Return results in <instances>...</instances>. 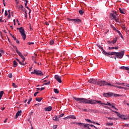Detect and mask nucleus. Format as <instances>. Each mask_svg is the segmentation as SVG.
<instances>
[{
    "label": "nucleus",
    "instance_id": "obj_1",
    "mask_svg": "<svg viewBox=\"0 0 129 129\" xmlns=\"http://www.w3.org/2000/svg\"><path fill=\"white\" fill-rule=\"evenodd\" d=\"M73 98L76 100V101H79V103H83L84 104H96L100 103V104H103V103H101V101H98L93 99H87L84 98H76L74 97Z\"/></svg>",
    "mask_w": 129,
    "mask_h": 129
},
{
    "label": "nucleus",
    "instance_id": "obj_2",
    "mask_svg": "<svg viewBox=\"0 0 129 129\" xmlns=\"http://www.w3.org/2000/svg\"><path fill=\"white\" fill-rule=\"evenodd\" d=\"M109 17L111 20H114L116 23H120V20H119V18L117 16L116 12L110 14Z\"/></svg>",
    "mask_w": 129,
    "mask_h": 129
},
{
    "label": "nucleus",
    "instance_id": "obj_3",
    "mask_svg": "<svg viewBox=\"0 0 129 129\" xmlns=\"http://www.w3.org/2000/svg\"><path fill=\"white\" fill-rule=\"evenodd\" d=\"M115 55V56L118 58V59H121L123 55H124V51H122L121 52H109V55Z\"/></svg>",
    "mask_w": 129,
    "mask_h": 129
},
{
    "label": "nucleus",
    "instance_id": "obj_4",
    "mask_svg": "<svg viewBox=\"0 0 129 129\" xmlns=\"http://www.w3.org/2000/svg\"><path fill=\"white\" fill-rule=\"evenodd\" d=\"M97 85H98L99 86H104L105 85L113 86V85H111L110 83H107L105 81H102V80H97Z\"/></svg>",
    "mask_w": 129,
    "mask_h": 129
},
{
    "label": "nucleus",
    "instance_id": "obj_5",
    "mask_svg": "<svg viewBox=\"0 0 129 129\" xmlns=\"http://www.w3.org/2000/svg\"><path fill=\"white\" fill-rule=\"evenodd\" d=\"M17 30H19V32L23 40H26V31H25L24 28L20 27V28H17Z\"/></svg>",
    "mask_w": 129,
    "mask_h": 129
},
{
    "label": "nucleus",
    "instance_id": "obj_6",
    "mask_svg": "<svg viewBox=\"0 0 129 129\" xmlns=\"http://www.w3.org/2000/svg\"><path fill=\"white\" fill-rule=\"evenodd\" d=\"M31 74H35V75H37V76H43L44 75L42 71L38 70H34V72H31Z\"/></svg>",
    "mask_w": 129,
    "mask_h": 129
},
{
    "label": "nucleus",
    "instance_id": "obj_7",
    "mask_svg": "<svg viewBox=\"0 0 129 129\" xmlns=\"http://www.w3.org/2000/svg\"><path fill=\"white\" fill-rule=\"evenodd\" d=\"M68 21L69 22H73L74 24H79L80 23H81L82 21L80 19H70L68 18Z\"/></svg>",
    "mask_w": 129,
    "mask_h": 129
},
{
    "label": "nucleus",
    "instance_id": "obj_8",
    "mask_svg": "<svg viewBox=\"0 0 129 129\" xmlns=\"http://www.w3.org/2000/svg\"><path fill=\"white\" fill-rule=\"evenodd\" d=\"M103 96L104 97H111V96H113V93H105Z\"/></svg>",
    "mask_w": 129,
    "mask_h": 129
},
{
    "label": "nucleus",
    "instance_id": "obj_9",
    "mask_svg": "<svg viewBox=\"0 0 129 129\" xmlns=\"http://www.w3.org/2000/svg\"><path fill=\"white\" fill-rule=\"evenodd\" d=\"M15 50L17 54L19 55L20 57H21V58H22V59H24L25 58V56H24L23 54H22V53L19 51V49H18L17 47H16Z\"/></svg>",
    "mask_w": 129,
    "mask_h": 129
},
{
    "label": "nucleus",
    "instance_id": "obj_10",
    "mask_svg": "<svg viewBox=\"0 0 129 129\" xmlns=\"http://www.w3.org/2000/svg\"><path fill=\"white\" fill-rule=\"evenodd\" d=\"M88 82L91 83V84H97V80H95L94 79H90L88 80Z\"/></svg>",
    "mask_w": 129,
    "mask_h": 129
},
{
    "label": "nucleus",
    "instance_id": "obj_11",
    "mask_svg": "<svg viewBox=\"0 0 129 129\" xmlns=\"http://www.w3.org/2000/svg\"><path fill=\"white\" fill-rule=\"evenodd\" d=\"M54 78L56 81H57L59 83H62V80H61V77L58 75H55Z\"/></svg>",
    "mask_w": 129,
    "mask_h": 129
},
{
    "label": "nucleus",
    "instance_id": "obj_12",
    "mask_svg": "<svg viewBox=\"0 0 129 129\" xmlns=\"http://www.w3.org/2000/svg\"><path fill=\"white\" fill-rule=\"evenodd\" d=\"M70 118H72V119H76V117L75 115H70L63 118V119H70Z\"/></svg>",
    "mask_w": 129,
    "mask_h": 129
},
{
    "label": "nucleus",
    "instance_id": "obj_13",
    "mask_svg": "<svg viewBox=\"0 0 129 129\" xmlns=\"http://www.w3.org/2000/svg\"><path fill=\"white\" fill-rule=\"evenodd\" d=\"M75 124H78L79 126H83L84 128L86 127V125L85 123H81V122H74Z\"/></svg>",
    "mask_w": 129,
    "mask_h": 129
},
{
    "label": "nucleus",
    "instance_id": "obj_14",
    "mask_svg": "<svg viewBox=\"0 0 129 129\" xmlns=\"http://www.w3.org/2000/svg\"><path fill=\"white\" fill-rule=\"evenodd\" d=\"M21 113H22V111H18L16 114V118H18V117L21 116Z\"/></svg>",
    "mask_w": 129,
    "mask_h": 129
},
{
    "label": "nucleus",
    "instance_id": "obj_15",
    "mask_svg": "<svg viewBox=\"0 0 129 129\" xmlns=\"http://www.w3.org/2000/svg\"><path fill=\"white\" fill-rule=\"evenodd\" d=\"M45 111H51L52 110V107L51 106H48L47 107H46L45 108Z\"/></svg>",
    "mask_w": 129,
    "mask_h": 129
},
{
    "label": "nucleus",
    "instance_id": "obj_16",
    "mask_svg": "<svg viewBox=\"0 0 129 129\" xmlns=\"http://www.w3.org/2000/svg\"><path fill=\"white\" fill-rule=\"evenodd\" d=\"M119 69H122V70H129V68L124 66H122L119 68Z\"/></svg>",
    "mask_w": 129,
    "mask_h": 129
},
{
    "label": "nucleus",
    "instance_id": "obj_17",
    "mask_svg": "<svg viewBox=\"0 0 129 129\" xmlns=\"http://www.w3.org/2000/svg\"><path fill=\"white\" fill-rule=\"evenodd\" d=\"M114 87H116L117 88H119V89H124L125 90H126V88L121 86H113Z\"/></svg>",
    "mask_w": 129,
    "mask_h": 129
},
{
    "label": "nucleus",
    "instance_id": "obj_18",
    "mask_svg": "<svg viewBox=\"0 0 129 129\" xmlns=\"http://www.w3.org/2000/svg\"><path fill=\"white\" fill-rule=\"evenodd\" d=\"M107 118H108V119H110V120H117V118L114 117H106Z\"/></svg>",
    "mask_w": 129,
    "mask_h": 129
},
{
    "label": "nucleus",
    "instance_id": "obj_19",
    "mask_svg": "<svg viewBox=\"0 0 129 129\" xmlns=\"http://www.w3.org/2000/svg\"><path fill=\"white\" fill-rule=\"evenodd\" d=\"M53 120H55V121H59V117L58 116H55L53 117Z\"/></svg>",
    "mask_w": 129,
    "mask_h": 129
},
{
    "label": "nucleus",
    "instance_id": "obj_20",
    "mask_svg": "<svg viewBox=\"0 0 129 129\" xmlns=\"http://www.w3.org/2000/svg\"><path fill=\"white\" fill-rule=\"evenodd\" d=\"M116 41H117V37H115L112 41V44L114 45L116 43Z\"/></svg>",
    "mask_w": 129,
    "mask_h": 129
},
{
    "label": "nucleus",
    "instance_id": "obj_21",
    "mask_svg": "<svg viewBox=\"0 0 129 129\" xmlns=\"http://www.w3.org/2000/svg\"><path fill=\"white\" fill-rule=\"evenodd\" d=\"M119 10L121 14H125L124 12H125V11L124 10V9L119 8Z\"/></svg>",
    "mask_w": 129,
    "mask_h": 129
},
{
    "label": "nucleus",
    "instance_id": "obj_22",
    "mask_svg": "<svg viewBox=\"0 0 129 129\" xmlns=\"http://www.w3.org/2000/svg\"><path fill=\"white\" fill-rule=\"evenodd\" d=\"M103 54H104V55H105V56H109V52H107L104 50H103Z\"/></svg>",
    "mask_w": 129,
    "mask_h": 129
},
{
    "label": "nucleus",
    "instance_id": "obj_23",
    "mask_svg": "<svg viewBox=\"0 0 129 129\" xmlns=\"http://www.w3.org/2000/svg\"><path fill=\"white\" fill-rule=\"evenodd\" d=\"M42 99H43V98H36L35 100H36V101H38V102H41V101H42Z\"/></svg>",
    "mask_w": 129,
    "mask_h": 129
},
{
    "label": "nucleus",
    "instance_id": "obj_24",
    "mask_svg": "<svg viewBox=\"0 0 129 129\" xmlns=\"http://www.w3.org/2000/svg\"><path fill=\"white\" fill-rule=\"evenodd\" d=\"M18 66V62H17V61L14 60L13 61V67H17Z\"/></svg>",
    "mask_w": 129,
    "mask_h": 129
},
{
    "label": "nucleus",
    "instance_id": "obj_25",
    "mask_svg": "<svg viewBox=\"0 0 129 129\" xmlns=\"http://www.w3.org/2000/svg\"><path fill=\"white\" fill-rule=\"evenodd\" d=\"M3 95H4V91H1L0 92V99H2V97H3Z\"/></svg>",
    "mask_w": 129,
    "mask_h": 129
},
{
    "label": "nucleus",
    "instance_id": "obj_26",
    "mask_svg": "<svg viewBox=\"0 0 129 129\" xmlns=\"http://www.w3.org/2000/svg\"><path fill=\"white\" fill-rule=\"evenodd\" d=\"M24 12L25 13V17L26 18V20H27V15H28V13H27V10H26V9H24Z\"/></svg>",
    "mask_w": 129,
    "mask_h": 129
},
{
    "label": "nucleus",
    "instance_id": "obj_27",
    "mask_svg": "<svg viewBox=\"0 0 129 129\" xmlns=\"http://www.w3.org/2000/svg\"><path fill=\"white\" fill-rule=\"evenodd\" d=\"M19 64L20 65H22V66H25V65H26V64H27V62L24 63V62H22L21 61H19Z\"/></svg>",
    "mask_w": 129,
    "mask_h": 129
},
{
    "label": "nucleus",
    "instance_id": "obj_28",
    "mask_svg": "<svg viewBox=\"0 0 129 129\" xmlns=\"http://www.w3.org/2000/svg\"><path fill=\"white\" fill-rule=\"evenodd\" d=\"M102 104H104V105H109V106H111V104L110 103L107 102V103H103Z\"/></svg>",
    "mask_w": 129,
    "mask_h": 129
},
{
    "label": "nucleus",
    "instance_id": "obj_29",
    "mask_svg": "<svg viewBox=\"0 0 129 129\" xmlns=\"http://www.w3.org/2000/svg\"><path fill=\"white\" fill-rule=\"evenodd\" d=\"M79 13L80 15H83V14H84V11L83 10H79Z\"/></svg>",
    "mask_w": 129,
    "mask_h": 129
},
{
    "label": "nucleus",
    "instance_id": "obj_30",
    "mask_svg": "<svg viewBox=\"0 0 129 129\" xmlns=\"http://www.w3.org/2000/svg\"><path fill=\"white\" fill-rule=\"evenodd\" d=\"M12 86H13V87H14V88H17V87H18V86L17 85H16V84L15 83H12Z\"/></svg>",
    "mask_w": 129,
    "mask_h": 129
},
{
    "label": "nucleus",
    "instance_id": "obj_31",
    "mask_svg": "<svg viewBox=\"0 0 129 129\" xmlns=\"http://www.w3.org/2000/svg\"><path fill=\"white\" fill-rule=\"evenodd\" d=\"M111 28L114 31H116V28L114 27L112 25H110Z\"/></svg>",
    "mask_w": 129,
    "mask_h": 129
},
{
    "label": "nucleus",
    "instance_id": "obj_32",
    "mask_svg": "<svg viewBox=\"0 0 129 129\" xmlns=\"http://www.w3.org/2000/svg\"><path fill=\"white\" fill-rule=\"evenodd\" d=\"M54 92H55V93H59V90H58V89H54Z\"/></svg>",
    "mask_w": 129,
    "mask_h": 129
},
{
    "label": "nucleus",
    "instance_id": "obj_33",
    "mask_svg": "<svg viewBox=\"0 0 129 129\" xmlns=\"http://www.w3.org/2000/svg\"><path fill=\"white\" fill-rule=\"evenodd\" d=\"M113 96H114V97H117V96H118V97H119V96H120V95L117 94H114V93H113Z\"/></svg>",
    "mask_w": 129,
    "mask_h": 129
},
{
    "label": "nucleus",
    "instance_id": "obj_34",
    "mask_svg": "<svg viewBox=\"0 0 129 129\" xmlns=\"http://www.w3.org/2000/svg\"><path fill=\"white\" fill-rule=\"evenodd\" d=\"M86 127H85V128H86V129H90V128L89 127V124H86Z\"/></svg>",
    "mask_w": 129,
    "mask_h": 129
},
{
    "label": "nucleus",
    "instance_id": "obj_35",
    "mask_svg": "<svg viewBox=\"0 0 129 129\" xmlns=\"http://www.w3.org/2000/svg\"><path fill=\"white\" fill-rule=\"evenodd\" d=\"M58 118H60V117H62L63 116H64V113H62L60 115H59L58 116H57Z\"/></svg>",
    "mask_w": 129,
    "mask_h": 129
},
{
    "label": "nucleus",
    "instance_id": "obj_36",
    "mask_svg": "<svg viewBox=\"0 0 129 129\" xmlns=\"http://www.w3.org/2000/svg\"><path fill=\"white\" fill-rule=\"evenodd\" d=\"M8 77H9V78H12L13 77V74L12 73H10L8 75Z\"/></svg>",
    "mask_w": 129,
    "mask_h": 129
},
{
    "label": "nucleus",
    "instance_id": "obj_37",
    "mask_svg": "<svg viewBox=\"0 0 129 129\" xmlns=\"http://www.w3.org/2000/svg\"><path fill=\"white\" fill-rule=\"evenodd\" d=\"M108 44H109V45H110L111 46H113V45L112 44V42L111 41H107Z\"/></svg>",
    "mask_w": 129,
    "mask_h": 129
},
{
    "label": "nucleus",
    "instance_id": "obj_38",
    "mask_svg": "<svg viewBox=\"0 0 129 129\" xmlns=\"http://www.w3.org/2000/svg\"><path fill=\"white\" fill-rule=\"evenodd\" d=\"M50 83H51V82L49 81V82H48L47 83H45L44 84V85H50Z\"/></svg>",
    "mask_w": 129,
    "mask_h": 129
},
{
    "label": "nucleus",
    "instance_id": "obj_39",
    "mask_svg": "<svg viewBox=\"0 0 129 129\" xmlns=\"http://www.w3.org/2000/svg\"><path fill=\"white\" fill-rule=\"evenodd\" d=\"M107 125H113V123L108 122Z\"/></svg>",
    "mask_w": 129,
    "mask_h": 129
},
{
    "label": "nucleus",
    "instance_id": "obj_40",
    "mask_svg": "<svg viewBox=\"0 0 129 129\" xmlns=\"http://www.w3.org/2000/svg\"><path fill=\"white\" fill-rule=\"evenodd\" d=\"M85 120L86 121H88V122H92V121H91L90 119H85Z\"/></svg>",
    "mask_w": 129,
    "mask_h": 129
},
{
    "label": "nucleus",
    "instance_id": "obj_41",
    "mask_svg": "<svg viewBox=\"0 0 129 129\" xmlns=\"http://www.w3.org/2000/svg\"><path fill=\"white\" fill-rule=\"evenodd\" d=\"M82 110H83V111H84L85 112H87V111H88V110H87V109H83L82 108Z\"/></svg>",
    "mask_w": 129,
    "mask_h": 129
},
{
    "label": "nucleus",
    "instance_id": "obj_42",
    "mask_svg": "<svg viewBox=\"0 0 129 129\" xmlns=\"http://www.w3.org/2000/svg\"><path fill=\"white\" fill-rule=\"evenodd\" d=\"M54 44V41L51 40L50 41V45H53Z\"/></svg>",
    "mask_w": 129,
    "mask_h": 129
},
{
    "label": "nucleus",
    "instance_id": "obj_43",
    "mask_svg": "<svg viewBox=\"0 0 129 129\" xmlns=\"http://www.w3.org/2000/svg\"><path fill=\"white\" fill-rule=\"evenodd\" d=\"M28 45H34V42H29L28 43Z\"/></svg>",
    "mask_w": 129,
    "mask_h": 129
},
{
    "label": "nucleus",
    "instance_id": "obj_44",
    "mask_svg": "<svg viewBox=\"0 0 129 129\" xmlns=\"http://www.w3.org/2000/svg\"><path fill=\"white\" fill-rule=\"evenodd\" d=\"M5 16L7 17L8 16V11L6 10L5 13Z\"/></svg>",
    "mask_w": 129,
    "mask_h": 129
},
{
    "label": "nucleus",
    "instance_id": "obj_45",
    "mask_svg": "<svg viewBox=\"0 0 129 129\" xmlns=\"http://www.w3.org/2000/svg\"><path fill=\"white\" fill-rule=\"evenodd\" d=\"M38 93H39V92H36L34 94V96L36 97L37 96V94H38Z\"/></svg>",
    "mask_w": 129,
    "mask_h": 129
},
{
    "label": "nucleus",
    "instance_id": "obj_46",
    "mask_svg": "<svg viewBox=\"0 0 129 129\" xmlns=\"http://www.w3.org/2000/svg\"><path fill=\"white\" fill-rule=\"evenodd\" d=\"M119 36H120V37L121 38V39H123V37L122 36V34H121V33L119 34Z\"/></svg>",
    "mask_w": 129,
    "mask_h": 129
},
{
    "label": "nucleus",
    "instance_id": "obj_47",
    "mask_svg": "<svg viewBox=\"0 0 129 129\" xmlns=\"http://www.w3.org/2000/svg\"><path fill=\"white\" fill-rule=\"evenodd\" d=\"M113 49H114V47H109V50H113Z\"/></svg>",
    "mask_w": 129,
    "mask_h": 129
},
{
    "label": "nucleus",
    "instance_id": "obj_48",
    "mask_svg": "<svg viewBox=\"0 0 129 129\" xmlns=\"http://www.w3.org/2000/svg\"><path fill=\"white\" fill-rule=\"evenodd\" d=\"M0 52H1V53H2V54H4V53H5V51H4V50H3V49H1V50H0Z\"/></svg>",
    "mask_w": 129,
    "mask_h": 129
},
{
    "label": "nucleus",
    "instance_id": "obj_49",
    "mask_svg": "<svg viewBox=\"0 0 129 129\" xmlns=\"http://www.w3.org/2000/svg\"><path fill=\"white\" fill-rule=\"evenodd\" d=\"M120 118H121V119H123V118H124V115H121L120 117Z\"/></svg>",
    "mask_w": 129,
    "mask_h": 129
},
{
    "label": "nucleus",
    "instance_id": "obj_50",
    "mask_svg": "<svg viewBox=\"0 0 129 129\" xmlns=\"http://www.w3.org/2000/svg\"><path fill=\"white\" fill-rule=\"evenodd\" d=\"M56 127H57V125H53V129H56Z\"/></svg>",
    "mask_w": 129,
    "mask_h": 129
},
{
    "label": "nucleus",
    "instance_id": "obj_51",
    "mask_svg": "<svg viewBox=\"0 0 129 129\" xmlns=\"http://www.w3.org/2000/svg\"><path fill=\"white\" fill-rule=\"evenodd\" d=\"M117 116H118L119 117H120V116H121V115L120 114H119V113H117Z\"/></svg>",
    "mask_w": 129,
    "mask_h": 129
},
{
    "label": "nucleus",
    "instance_id": "obj_52",
    "mask_svg": "<svg viewBox=\"0 0 129 129\" xmlns=\"http://www.w3.org/2000/svg\"><path fill=\"white\" fill-rule=\"evenodd\" d=\"M16 7H17V8H18V9H21V6L18 5V4H17Z\"/></svg>",
    "mask_w": 129,
    "mask_h": 129
},
{
    "label": "nucleus",
    "instance_id": "obj_53",
    "mask_svg": "<svg viewBox=\"0 0 129 129\" xmlns=\"http://www.w3.org/2000/svg\"><path fill=\"white\" fill-rule=\"evenodd\" d=\"M28 4V1L26 0V3L25 4V8L27 7V4Z\"/></svg>",
    "mask_w": 129,
    "mask_h": 129
},
{
    "label": "nucleus",
    "instance_id": "obj_54",
    "mask_svg": "<svg viewBox=\"0 0 129 129\" xmlns=\"http://www.w3.org/2000/svg\"><path fill=\"white\" fill-rule=\"evenodd\" d=\"M44 89H45L44 87H42L40 88V91H42V90H44Z\"/></svg>",
    "mask_w": 129,
    "mask_h": 129
},
{
    "label": "nucleus",
    "instance_id": "obj_55",
    "mask_svg": "<svg viewBox=\"0 0 129 129\" xmlns=\"http://www.w3.org/2000/svg\"><path fill=\"white\" fill-rule=\"evenodd\" d=\"M116 32H117V33H118V34H120V31H119L118 30H116Z\"/></svg>",
    "mask_w": 129,
    "mask_h": 129
},
{
    "label": "nucleus",
    "instance_id": "obj_56",
    "mask_svg": "<svg viewBox=\"0 0 129 129\" xmlns=\"http://www.w3.org/2000/svg\"><path fill=\"white\" fill-rule=\"evenodd\" d=\"M123 119H124V120H125V119H129V117H125L124 116Z\"/></svg>",
    "mask_w": 129,
    "mask_h": 129
},
{
    "label": "nucleus",
    "instance_id": "obj_57",
    "mask_svg": "<svg viewBox=\"0 0 129 129\" xmlns=\"http://www.w3.org/2000/svg\"><path fill=\"white\" fill-rule=\"evenodd\" d=\"M118 46H116L114 47V49H115V50H118Z\"/></svg>",
    "mask_w": 129,
    "mask_h": 129
},
{
    "label": "nucleus",
    "instance_id": "obj_58",
    "mask_svg": "<svg viewBox=\"0 0 129 129\" xmlns=\"http://www.w3.org/2000/svg\"><path fill=\"white\" fill-rule=\"evenodd\" d=\"M3 5L4 7H6V3H5V0H3Z\"/></svg>",
    "mask_w": 129,
    "mask_h": 129
},
{
    "label": "nucleus",
    "instance_id": "obj_59",
    "mask_svg": "<svg viewBox=\"0 0 129 129\" xmlns=\"http://www.w3.org/2000/svg\"><path fill=\"white\" fill-rule=\"evenodd\" d=\"M16 41L17 44H20V41L19 40H16Z\"/></svg>",
    "mask_w": 129,
    "mask_h": 129
},
{
    "label": "nucleus",
    "instance_id": "obj_60",
    "mask_svg": "<svg viewBox=\"0 0 129 129\" xmlns=\"http://www.w3.org/2000/svg\"><path fill=\"white\" fill-rule=\"evenodd\" d=\"M13 38L15 41H16L17 38L15 36H13Z\"/></svg>",
    "mask_w": 129,
    "mask_h": 129
},
{
    "label": "nucleus",
    "instance_id": "obj_61",
    "mask_svg": "<svg viewBox=\"0 0 129 129\" xmlns=\"http://www.w3.org/2000/svg\"><path fill=\"white\" fill-rule=\"evenodd\" d=\"M45 25H46V26H49V23H48V22H45Z\"/></svg>",
    "mask_w": 129,
    "mask_h": 129
},
{
    "label": "nucleus",
    "instance_id": "obj_62",
    "mask_svg": "<svg viewBox=\"0 0 129 129\" xmlns=\"http://www.w3.org/2000/svg\"><path fill=\"white\" fill-rule=\"evenodd\" d=\"M125 126H128V127H129V124H125Z\"/></svg>",
    "mask_w": 129,
    "mask_h": 129
},
{
    "label": "nucleus",
    "instance_id": "obj_63",
    "mask_svg": "<svg viewBox=\"0 0 129 129\" xmlns=\"http://www.w3.org/2000/svg\"><path fill=\"white\" fill-rule=\"evenodd\" d=\"M116 84L117 85H120L121 83H116Z\"/></svg>",
    "mask_w": 129,
    "mask_h": 129
},
{
    "label": "nucleus",
    "instance_id": "obj_64",
    "mask_svg": "<svg viewBox=\"0 0 129 129\" xmlns=\"http://www.w3.org/2000/svg\"><path fill=\"white\" fill-rule=\"evenodd\" d=\"M124 86H126V87H129V84H126L125 85H124Z\"/></svg>",
    "mask_w": 129,
    "mask_h": 129
}]
</instances>
